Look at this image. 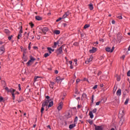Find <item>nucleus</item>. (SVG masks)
<instances>
[{"mask_svg": "<svg viewBox=\"0 0 130 130\" xmlns=\"http://www.w3.org/2000/svg\"><path fill=\"white\" fill-rule=\"evenodd\" d=\"M58 44V42H54V46H53V48H55L56 47V46Z\"/></svg>", "mask_w": 130, "mask_h": 130, "instance_id": "cd10ccee", "label": "nucleus"}, {"mask_svg": "<svg viewBox=\"0 0 130 130\" xmlns=\"http://www.w3.org/2000/svg\"><path fill=\"white\" fill-rule=\"evenodd\" d=\"M88 6L89 7V9L90 11L93 10V9H94V7H93V4H89L88 5Z\"/></svg>", "mask_w": 130, "mask_h": 130, "instance_id": "5701e85b", "label": "nucleus"}, {"mask_svg": "<svg viewBox=\"0 0 130 130\" xmlns=\"http://www.w3.org/2000/svg\"><path fill=\"white\" fill-rule=\"evenodd\" d=\"M79 82H80V79H77V80H76V83H77V84H78V83H79Z\"/></svg>", "mask_w": 130, "mask_h": 130, "instance_id": "69168bd1", "label": "nucleus"}, {"mask_svg": "<svg viewBox=\"0 0 130 130\" xmlns=\"http://www.w3.org/2000/svg\"><path fill=\"white\" fill-rule=\"evenodd\" d=\"M91 112H92L93 113H96V112H97V109L94 108Z\"/></svg>", "mask_w": 130, "mask_h": 130, "instance_id": "c9c22d12", "label": "nucleus"}, {"mask_svg": "<svg viewBox=\"0 0 130 130\" xmlns=\"http://www.w3.org/2000/svg\"><path fill=\"white\" fill-rule=\"evenodd\" d=\"M29 24L31 28H33V27H34V24H33V23L30 22Z\"/></svg>", "mask_w": 130, "mask_h": 130, "instance_id": "4c0bfd02", "label": "nucleus"}, {"mask_svg": "<svg viewBox=\"0 0 130 130\" xmlns=\"http://www.w3.org/2000/svg\"><path fill=\"white\" fill-rule=\"evenodd\" d=\"M117 96H120L121 95V89H119L116 92Z\"/></svg>", "mask_w": 130, "mask_h": 130, "instance_id": "4468645a", "label": "nucleus"}, {"mask_svg": "<svg viewBox=\"0 0 130 130\" xmlns=\"http://www.w3.org/2000/svg\"><path fill=\"white\" fill-rule=\"evenodd\" d=\"M4 32H5V33H6V34H7V35L8 36H10V34L11 33V31H10V30H9L8 29H5Z\"/></svg>", "mask_w": 130, "mask_h": 130, "instance_id": "2eb2a0df", "label": "nucleus"}, {"mask_svg": "<svg viewBox=\"0 0 130 130\" xmlns=\"http://www.w3.org/2000/svg\"><path fill=\"white\" fill-rule=\"evenodd\" d=\"M114 47H112V49L111 48L109 47H107L105 49L106 51L107 52H113V51L114 50Z\"/></svg>", "mask_w": 130, "mask_h": 130, "instance_id": "7ed1b4c3", "label": "nucleus"}, {"mask_svg": "<svg viewBox=\"0 0 130 130\" xmlns=\"http://www.w3.org/2000/svg\"><path fill=\"white\" fill-rule=\"evenodd\" d=\"M77 107H78V108H81V107H82V106H81L80 105H78Z\"/></svg>", "mask_w": 130, "mask_h": 130, "instance_id": "0e129e2a", "label": "nucleus"}, {"mask_svg": "<svg viewBox=\"0 0 130 130\" xmlns=\"http://www.w3.org/2000/svg\"><path fill=\"white\" fill-rule=\"evenodd\" d=\"M75 126H76V124H70L69 125V128H70V129H72V128H74V127H75Z\"/></svg>", "mask_w": 130, "mask_h": 130, "instance_id": "a211bd4d", "label": "nucleus"}, {"mask_svg": "<svg viewBox=\"0 0 130 130\" xmlns=\"http://www.w3.org/2000/svg\"><path fill=\"white\" fill-rule=\"evenodd\" d=\"M51 101V100H47L45 102H46L47 104H48Z\"/></svg>", "mask_w": 130, "mask_h": 130, "instance_id": "a19ab883", "label": "nucleus"}, {"mask_svg": "<svg viewBox=\"0 0 130 130\" xmlns=\"http://www.w3.org/2000/svg\"><path fill=\"white\" fill-rule=\"evenodd\" d=\"M93 60V56L91 55L89 59H87V60L85 61V63L88 64L89 62H90V61H92Z\"/></svg>", "mask_w": 130, "mask_h": 130, "instance_id": "1a4fd4ad", "label": "nucleus"}, {"mask_svg": "<svg viewBox=\"0 0 130 130\" xmlns=\"http://www.w3.org/2000/svg\"><path fill=\"white\" fill-rule=\"evenodd\" d=\"M8 38L10 41L12 40V39L13 38V35H11L10 36L8 37Z\"/></svg>", "mask_w": 130, "mask_h": 130, "instance_id": "473e14b6", "label": "nucleus"}, {"mask_svg": "<svg viewBox=\"0 0 130 130\" xmlns=\"http://www.w3.org/2000/svg\"><path fill=\"white\" fill-rule=\"evenodd\" d=\"M18 88H19L18 89H19V91H21V84H18Z\"/></svg>", "mask_w": 130, "mask_h": 130, "instance_id": "8fccbe9b", "label": "nucleus"}, {"mask_svg": "<svg viewBox=\"0 0 130 130\" xmlns=\"http://www.w3.org/2000/svg\"><path fill=\"white\" fill-rule=\"evenodd\" d=\"M39 78H40V77H39V76H36L34 78V80L37 81V79H39Z\"/></svg>", "mask_w": 130, "mask_h": 130, "instance_id": "49530a36", "label": "nucleus"}, {"mask_svg": "<svg viewBox=\"0 0 130 130\" xmlns=\"http://www.w3.org/2000/svg\"><path fill=\"white\" fill-rule=\"evenodd\" d=\"M83 81H86V82H88V79L86 78H84L83 79Z\"/></svg>", "mask_w": 130, "mask_h": 130, "instance_id": "680f3d73", "label": "nucleus"}, {"mask_svg": "<svg viewBox=\"0 0 130 130\" xmlns=\"http://www.w3.org/2000/svg\"><path fill=\"white\" fill-rule=\"evenodd\" d=\"M100 41H101L102 42H104V39H100Z\"/></svg>", "mask_w": 130, "mask_h": 130, "instance_id": "13d9d810", "label": "nucleus"}, {"mask_svg": "<svg viewBox=\"0 0 130 130\" xmlns=\"http://www.w3.org/2000/svg\"><path fill=\"white\" fill-rule=\"evenodd\" d=\"M54 33L56 35H59V34H60V31L58 30H54Z\"/></svg>", "mask_w": 130, "mask_h": 130, "instance_id": "6ab92c4d", "label": "nucleus"}, {"mask_svg": "<svg viewBox=\"0 0 130 130\" xmlns=\"http://www.w3.org/2000/svg\"><path fill=\"white\" fill-rule=\"evenodd\" d=\"M101 74H102V72L99 71L98 73V76H100V75H101Z\"/></svg>", "mask_w": 130, "mask_h": 130, "instance_id": "5fc2aeb1", "label": "nucleus"}, {"mask_svg": "<svg viewBox=\"0 0 130 130\" xmlns=\"http://www.w3.org/2000/svg\"><path fill=\"white\" fill-rule=\"evenodd\" d=\"M117 18H118L120 20L122 19V16L121 15H120V16H117Z\"/></svg>", "mask_w": 130, "mask_h": 130, "instance_id": "09e8293b", "label": "nucleus"}, {"mask_svg": "<svg viewBox=\"0 0 130 130\" xmlns=\"http://www.w3.org/2000/svg\"><path fill=\"white\" fill-rule=\"evenodd\" d=\"M62 46H63V45H62L57 49V51L58 52V54H61V53H62Z\"/></svg>", "mask_w": 130, "mask_h": 130, "instance_id": "6e6552de", "label": "nucleus"}, {"mask_svg": "<svg viewBox=\"0 0 130 130\" xmlns=\"http://www.w3.org/2000/svg\"><path fill=\"white\" fill-rule=\"evenodd\" d=\"M100 102H101L103 103V104H104V103H105V101L104 100V99H102Z\"/></svg>", "mask_w": 130, "mask_h": 130, "instance_id": "58836bf2", "label": "nucleus"}, {"mask_svg": "<svg viewBox=\"0 0 130 130\" xmlns=\"http://www.w3.org/2000/svg\"><path fill=\"white\" fill-rule=\"evenodd\" d=\"M90 27V24H85L84 26V29H87V28H89Z\"/></svg>", "mask_w": 130, "mask_h": 130, "instance_id": "c756f323", "label": "nucleus"}, {"mask_svg": "<svg viewBox=\"0 0 130 130\" xmlns=\"http://www.w3.org/2000/svg\"><path fill=\"white\" fill-rule=\"evenodd\" d=\"M62 109V103L60 102L59 104V106L57 107L58 110H61Z\"/></svg>", "mask_w": 130, "mask_h": 130, "instance_id": "9b49d317", "label": "nucleus"}, {"mask_svg": "<svg viewBox=\"0 0 130 130\" xmlns=\"http://www.w3.org/2000/svg\"><path fill=\"white\" fill-rule=\"evenodd\" d=\"M97 51V48L95 47H93L92 48V49L89 50V53H95Z\"/></svg>", "mask_w": 130, "mask_h": 130, "instance_id": "423d86ee", "label": "nucleus"}, {"mask_svg": "<svg viewBox=\"0 0 130 130\" xmlns=\"http://www.w3.org/2000/svg\"><path fill=\"white\" fill-rule=\"evenodd\" d=\"M43 111H44V107H42L41 109V115H42V114L43 113Z\"/></svg>", "mask_w": 130, "mask_h": 130, "instance_id": "2f4dec72", "label": "nucleus"}, {"mask_svg": "<svg viewBox=\"0 0 130 130\" xmlns=\"http://www.w3.org/2000/svg\"><path fill=\"white\" fill-rule=\"evenodd\" d=\"M88 122H89V123L90 124V125H92L93 124V121L92 120H87Z\"/></svg>", "mask_w": 130, "mask_h": 130, "instance_id": "e433bc0d", "label": "nucleus"}, {"mask_svg": "<svg viewBox=\"0 0 130 130\" xmlns=\"http://www.w3.org/2000/svg\"><path fill=\"white\" fill-rule=\"evenodd\" d=\"M128 101H129V98H127L124 102V105H127V103H128Z\"/></svg>", "mask_w": 130, "mask_h": 130, "instance_id": "b1692460", "label": "nucleus"}, {"mask_svg": "<svg viewBox=\"0 0 130 130\" xmlns=\"http://www.w3.org/2000/svg\"><path fill=\"white\" fill-rule=\"evenodd\" d=\"M70 68V69H74V67H73V64H71Z\"/></svg>", "mask_w": 130, "mask_h": 130, "instance_id": "052dcab7", "label": "nucleus"}, {"mask_svg": "<svg viewBox=\"0 0 130 130\" xmlns=\"http://www.w3.org/2000/svg\"><path fill=\"white\" fill-rule=\"evenodd\" d=\"M40 29L41 30L44 34H46V32L48 31V27L40 28Z\"/></svg>", "mask_w": 130, "mask_h": 130, "instance_id": "20e7f679", "label": "nucleus"}, {"mask_svg": "<svg viewBox=\"0 0 130 130\" xmlns=\"http://www.w3.org/2000/svg\"><path fill=\"white\" fill-rule=\"evenodd\" d=\"M46 99L49 100L50 99V97L48 95L46 96Z\"/></svg>", "mask_w": 130, "mask_h": 130, "instance_id": "6e6d98bb", "label": "nucleus"}, {"mask_svg": "<svg viewBox=\"0 0 130 130\" xmlns=\"http://www.w3.org/2000/svg\"><path fill=\"white\" fill-rule=\"evenodd\" d=\"M55 74H58V71L55 70Z\"/></svg>", "mask_w": 130, "mask_h": 130, "instance_id": "338daca9", "label": "nucleus"}, {"mask_svg": "<svg viewBox=\"0 0 130 130\" xmlns=\"http://www.w3.org/2000/svg\"><path fill=\"white\" fill-rule=\"evenodd\" d=\"M95 126V130H103L102 126H97L95 124L94 125Z\"/></svg>", "mask_w": 130, "mask_h": 130, "instance_id": "9d476101", "label": "nucleus"}, {"mask_svg": "<svg viewBox=\"0 0 130 130\" xmlns=\"http://www.w3.org/2000/svg\"><path fill=\"white\" fill-rule=\"evenodd\" d=\"M83 98H87V94H86V93H83L81 98L82 100H83Z\"/></svg>", "mask_w": 130, "mask_h": 130, "instance_id": "a878e982", "label": "nucleus"}, {"mask_svg": "<svg viewBox=\"0 0 130 130\" xmlns=\"http://www.w3.org/2000/svg\"><path fill=\"white\" fill-rule=\"evenodd\" d=\"M23 56H25V54H26V53H27V49H24L23 50Z\"/></svg>", "mask_w": 130, "mask_h": 130, "instance_id": "bb28decb", "label": "nucleus"}, {"mask_svg": "<svg viewBox=\"0 0 130 130\" xmlns=\"http://www.w3.org/2000/svg\"><path fill=\"white\" fill-rule=\"evenodd\" d=\"M98 87V85H95L93 87L92 89H93V90H95V89H97Z\"/></svg>", "mask_w": 130, "mask_h": 130, "instance_id": "a18cd8bd", "label": "nucleus"}, {"mask_svg": "<svg viewBox=\"0 0 130 130\" xmlns=\"http://www.w3.org/2000/svg\"><path fill=\"white\" fill-rule=\"evenodd\" d=\"M100 103H101V102L99 101V102L96 103V106L100 105Z\"/></svg>", "mask_w": 130, "mask_h": 130, "instance_id": "603ef678", "label": "nucleus"}, {"mask_svg": "<svg viewBox=\"0 0 130 130\" xmlns=\"http://www.w3.org/2000/svg\"><path fill=\"white\" fill-rule=\"evenodd\" d=\"M89 115L90 118H93L94 117V115H93V113L92 111L89 112Z\"/></svg>", "mask_w": 130, "mask_h": 130, "instance_id": "aec40b11", "label": "nucleus"}, {"mask_svg": "<svg viewBox=\"0 0 130 130\" xmlns=\"http://www.w3.org/2000/svg\"><path fill=\"white\" fill-rule=\"evenodd\" d=\"M52 106H53V101H51L49 102L48 107H52Z\"/></svg>", "mask_w": 130, "mask_h": 130, "instance_id": "4be33fe9", "label": "nucleus"}, {"mask_svg": "<svg viewBox=\"0 0 130 130\" xmlns=\"http://www.w3.org/2000/svg\"><path fill=\"white\" fill-rule=\"evenodd\" d=\"M61 19H63L61 17H59L58 19H57L56 20V22H59V21H60V20H61Z\"/></svg>", "mask_w": 130, "mask_h": 130, "instance_id": "37998d69", "label": "nucleus"}, {"mask_svg": "<svg viewBox=\"0 0 130 130\" xmlns=\"http://www.w3.org/2000/svg\"><path fill=\"white\" fill-rule=\"evenodd\" d=\"M73 45H74V46H78V45H79V43L78 42H75L73 44Z\"/></svg>", "mask_w": 130, "mask_h": 130, "instance_id": "ea45409f", "label": "nucleus"}, {"mask_svg": "<svg viewBox=\"0 0 130 130\" xmlns=\"http://www.w3.org/2000/svg\"><path fill=\"white\" fill-rule=\"evenodd\" d=\"M56 79L57 83H59V82H60V81H62V80H63V78H61L60 77L58 76L56 77Z\"/></svg>", "mask_w": 130, "mask_h": 130, "instance_id": "f8f14e48", "label": "nucleus"}, {"mask_svg": "<svg viewBox=\"0 0 130 130\" xmlns=\"http://www.w3.org/2000/svg\"><path fill=\"white\" fill-rule=\"evenodd\" d=\"M19 33H23V29H20Z\"/></svg>", "mask_w": 130, "mask_h": 130, "instance_id": "bf43d9fd", "label": "nucleus"}, {"mask_svg": "<svg viewBox=\"0 0 130 130\" xmlns=\"http://www.w3.org/2000/svg\"><path fill=\"white\" fill-rule=\"evenodd\" d=\"M5 90H6V91H7V92L9 93V87H6V88H5Z\"/></svg>", "mask_w": 130, "mask_h": 130, "instance_id": "864d4df0", "label": "nucleus"}, {"mask_svg": "<svg viewBox=\"0 0 130 130\" xmlns=\"http://www.w3.org/2000/svg\"><path fill=\"white\" fill-rule=\"evenodd\" d=\"M70 15V11H68L67 12H65L64 14L63 15L62 19H66L68 16Z\"/></svg>", "mask_w": 130, "mask_h": 130, "instance_id": "0eeeda50", "label": "nucleus"}, {"mask_svg": "<svg viewBox=\"0 0 130 130\" xmlns=\"http://www.w3.org/2000/svg\"><path fill=\"white\" fill-rule=\"evenodd\" d=\"M23 97L19 96V99L17 100L18 103H20V102H22L23 101Z\"/></svg>", "mask_w": 130, "mask_h": 130, "instance_id": "412c9836", "label": "nucleus"}, {"mask_svg": "<svg viewBox=\"0 0 130 130\" xmlns=\"http://www.w3.org/2000/svg\"><path fill=\"white\" fill-rule=\"evenodd\" d=\"M20 49H21V51H23V46H21Z\"/></svg>", "mask_w": 130, "mask_h": 130, "instance_id": "774afa93", "label": "nucleus"}, {"mask_svg": "<svg viewBox=\"0 0 130 130\" xmlns=\"http://www.w3.org/2000/svg\"><path fill=\"white\" fill-rule=\"evenodd\" d=\"M36 20H37V21H41V20H42V17H40V16H36Z\"/></svg>", "mask_w": 130, "mask_h": 130, "instance_id": "f3484780", "label": "nucleus"}, {"mask_svg": "<svg viewBox=\"0 0 130 130\" xmlns=\"http://www.w3.org/2000/svg\"><path fill=\"white\" fill-rule=\"evenodd\" d=\"M66 117L67 118H70V117H72V114H71L70 112H68L66 115Z\"/></svg>", "mask_w": 130, "mask_h": 130, "instance_id": "ddd939ff", "label": "nucleus"}, {"mask_svg": "<svg viewBox=\"0 0 130 130\" xmlns=\"http://www.w3.org/2000/svg\"><path fill=\"white\" fill-rule=\"evenodd\" d=\"M5 53V46H2L0 47V55H2V54H4Z\"/></svg>", "mask_w": 130, "mask_h": 130, "instance_id": "39448f33", "label": "nucleus"}, {"mask_svg": "<svg viewBox=\"0 0 130 130\" xmlns=\"http://www.w3.org/2000/svg\"><path fill=\"white\" fill-rule=\"evenodd\" d=\"M94 102V95H92V99H91V103H93Z\"/></svg>", "mask_w": 130, "mask_h": 130, "instance_id": "c03bdc74", "label": "nucleus"}, {"mask_svg": "<svg viewBox=\"0 0 130 130\" xmlns=\"http://www.w3.org/2000/svg\"><path fill=\"white\" fill-rule=\"evenodd\" d=\"M47 50H50L51 51H54V49H52L50 47H48L47 48Z\"/></svg>", "mask_w": 130, "mask_h": 130, "instance_id": "72a5a7b5", "label": "nucleus"}, {"mask_svg": "<svg viewBox=\"0 0 130 130\" xmlns=\"http://www.w3.org/2000/svg\"><path fill=\"white\" fill-rule=\"evenodd\" d=\"M34 60H36V58L30 56V60L26 63L27 67H30L33 63Z\"/></svg>", "mask_w": 130, "mask_h": 130, "instance_id": "f03ea898", "label": "nucleus"}, {"mask_svg": "<svg viewBox=\"0 0 130 130\" xmlns=\"http://www.w3.org/2000/svg\"><path fill=\"white\" fill-rule=\"evenodd\" d=\"M127 76L128 77H130V70L127 72Z\"/></svg>", "mask_w": 130, "mask_h": 130, "instance_id": "3c124183", "label": "nucleus"}, {"mask_svg": "<svg viewBox=\"0 0 130 130\" xmlns=\"http://www.w3.org/2000/svg\"><path fill=\"white\" fill-rule=\"evenodd\" d=\"M5 101L4 100V98L3 96H0V102H4Z\"/></svg>", "mask_w": 130, "mask_h": 130, "instance_id": "f704fd0d", "label": "nucleus"}, {"mask_svg": "<svg viewBox=\"0 0 130 130\" xmlns=\"http://www.w3.org/2000/svg\"><path fill=\"white\" fill-rule=\"evenodd\" d=\"M18 36H19V37H22V33H20V32H19V34H18Z\"/></svg>", "mask_w": 130, "mask_h": 130, "instance_id": "4d7b16f0", "label": "nucleus"}, {"mask_svg": "<svg viewBox=\"0 0 130 130\" xmlns=\"http://www.w3.org/2000/svg\"><path fill=\"white\" fill-rule=\"evenodd\" d=\"M120 111H122V113H120V112H119V116H120L121 118L119 122V124H120V125H122L124 121V118L123 117V116H124V109H123V108L121 109Z\"/></svg>", "mask_w": 130, "mask_h": 130, "instance_id": "f257e3e1", "label": "nucleus"}, {"mask_svg": "<svg viewBox=\"0 0 130 130\" xmlns=\"http://www.w3.org/2000/svg\"><path fill=\"white\" fill-rule=\"evenodd\" d=\"M48 104H47V103L46 102H44L43 104H42V107H45V106H47Z\"/></svg>", "mask_w": 130, "mask_h": 130, "instance_id": "c85d7f7f", "label": "nucleus"}, {"mask_svg": "<svg viewBox=\"0 0 130 130\" xmlns=\"http://www.w3.org/2000/svg\"><path fill=\"white\" fill-rule=\"evenodd\" d=\"M23 58L24 61H27V60H28V58H27L26 57H23Z\"/></svg>", "mask_w": 130, "mask_h": 130, "instance_id": "79ce46f5", "label": "nucleus"}, {"mask_svg": "<svg viewBox=\"0 0 130 130\" xmlns=\"http://www.w3.org/2000/svg\"><path fill=\"white\" fill-rule=\"evenodd\" d=\"M77 121H78V117L77 116L75 117V118L74 119V122H77Z\"/></svg>", "mask_w": 130, "mask_h": 130, "instance_id": "de8ad7c7", "label": "nucleus"}, {"mask_svg": "<svg viewBox=\"0 0 130 130\" xmlns=\"http://www.w3.org/2000/svg\"><path fill=\"white\" fill-rule=\"evenodd\" d=\"M15 92H16V89H14L11 88L9 89L8 93H11V94H13V93H15Z\"/></svg>", "mask_w": 130, "mask_h": 130, "instance_id": "dca6fc26", "label": "nucleus"}, {"mask_svg": "<svg viewBox=\"0 0 130 130\" xmlns=\"http://www.w3.org/2000/svg\"><path fill=\"white\" fill-rule=\"evenodd\" d=\"M33 48L34 49H38V47L36 46H34Z\"/></svg>", "mask_w": 130, "mask_h": 130, "instance_id": "e2e57ef3", "label": "nucleus"}, {"mask_svg": "<svg viewBox=\"0 0 130 130\" xmlns=\"http://www.w3.org/2000/svg\"><path fill=\"white\" fill-rule=\"evenodd\" d=\"M49 55H50L49 53H45L44 56V57H48V56H49Z\"/></svg>", "mask_w": 130, "mask_h": 130, "instance_id": "7c9ffc66", "label": "nucleus"}, {"mask_svg": "<svg viewBox=\"0 0 130 130\" xmlns=\"http://www.w3.org/2000/svg\"><path fill=\"white\" fill-rule=\"evenodd\" d=\"M116 79H117V81L118 82H119V81H120V76L118 75H116Z\"/></svg>", "mask_w": 130, "mask_h": 130, "instance_id": "393cba45", "label": "nucleus"}]
</instances>
